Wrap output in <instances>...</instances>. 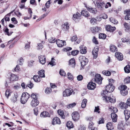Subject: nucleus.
Here are the masks:
<instances>
[{
    "mask_svg": "<svg viewBox=\"0 0 130 130\" xmlns=\"http://www.w3.org/2000/svg\"><path fill=\"white\" fill-rule=\"evenodd\" d=\"M102 73L103 74L106 76H110L111 74L110 72L108 71L104 70L102 71Z\"/></svg>",
    "mask_w": 130,
    "mask_h": 130,
    "instance_id": "58836bf2",
    "label": "nucleus"
},
{
    "mask_svg": "<svg viewBox=\"0 0 130 130\" xmlns=\"http://www.w3.org/2000/svg\"><path fill=\"white\" fill-rule=\"evenodd\" d=\"M81 16V14L78 12H77L73 15V19L74 20H75L76 19H79Z\"/></svg>",
    "mask_w": 130,
    "mask_h": 130,
    "instance_id": "c756f323",
    "label": "nucleus"
},
{
    "mask_svg": "<svg viewBox=\"0 0 130 130\" xmlns=\"http://www.w3.org/2000/svg\"><path fill=\"white\" fill-rule=\"evenodd\" d=\"M130 10H126L124 11V13L126 15L125 17V19L126 20H130Z\"/></svg>",
    "mask_w": 130,
    "mask_h": 130,
    "instance_id": "412c9836",
    "label": "nucleus"
},
{
    "mask_svg": "<svg viewBox=\"0 0 130 130\" xmlns=\"http://www.w3.org/2000/svg\"><path fill=\"white\" fill-rule=\"evenodd\" d=\"M87 48L86 47H84L83 48H82L80 50V53L82 54H85L87 52L86 51Z\"/></svg>",
    "mask_w": 130,
    "mask_h": 130,
    "instance_id": "09e8293b",
    "label": "nucleus"
},
{
    "mask_svg": "<svg viewBox=\"0 0 130 130\" xmlns=\"http://www.w3.org/2000/svg\"><path fill=\"white\" fill-rule=\"evenodd\" d=\"M87 10L91 12L94 14H96L97 13V11L96 8H91L90 7H86Z\"/></svg>",
    "mask_w": 130,
    "mask_h": 130,
    "instance_id": "393cba45",
    "label": "nucleus"
},
{
    "mask_svg": "<svg viewBox=\"0 0 130 130\" xmlns=\"http://www.w3.org/2000/svg\"><path fill=\"white\" fill-rule=\"evenodd\" d=\"M100 108L99 106H97V107H95V109L94 110V111L95 112H97L98 113H100V111H99Z\"/></svg>",
    "mask_w": 130,
    "mask_h": 130,
    "instance_id": "0e129e2a",
    "label": "nucleus"
},
{
    "mask_svg": "<svg viewBox=\"0 0 130 130\" xmlns=\"http://www.w3.org/2000/svg\"><path fill=\"white\" fill-rule=\"evenodd\" d=\"M72 117L74 121H77L79 119L80 115L78 112H74L72 114Z\"/></svg>",
    "mask_w": 130,
    "mask_h": 130,
    "instance_id": "6e6552de",
    "label": "nucleus"
},
{
    "mask_svg": "<svg viewBox=\"0 0 130 130\" xmlns=\"http://www.w3.org/2000/svg\"><path fill=\"white\" fill-rule=\"evenodd\" d=\"M111 117L113 122H116L117 120V116L115 113L112 112L111 114Z\"/></svg>",
    "mask_w": 130,
    "mask_h": 130,
    "instance_id": "b1692460",
    "label": "nucleus"
},
{
    "mask_svg": "<svg viewBox=\"0 0 130 130\" xmlns=\"http://www.w3.org/2000/svg\"><path fill=\"white\" fill-rule=\"evenodd\" d=\"M30 97V95L27 92H25L22 94L21 98V102L23 104H25Z\"/></svg>",
    "mask_w": 130,
    "mask_h": 130,
    "instance_id": "7ed1b4c3",
    "label": "nucleus"
},
{
    "mask_svg": "<svg viewBox=\"0 0 130 130\" xmlns=\"http://www.w3.org/2000/svg\"><path fill=\"white\" fill-rule=\"evenodd\" d=\"M94 124L92 121H90L89 122L88 126V128L90 129L92 128L93 127H95L93 126Z\"/></svg>",
    "mask_w": 130,
    "mask_h": 130,
    "instance_id": "a19ab883",
    "label": "nucleus"
},
{
    "mask_svg": "<svg viewBox=\"0 0 130 130\" xmlns=\"http://www.w3.org/2000/svg\"><path fill=\"white\" fill-rule=\"evenodd\" d=\"M18 79V77L16 75L13 74H11L10 75V79L8 78L6 82L7 83H10L12 81L17 80Z\"/></svg>",
    "mask_w": 130,
    "mask_h": 130,
    "instance_id": "423d86ee",
    "label": "nucleus"
},
{
    "mask_svg": "<svg viewBox=\"0 0 130 130\" xmlns=\"http://www.w3.org/2000/svg\"><path fill=\"white\" fill-rule=\"evenodd\" d=\"M34 114L37 116L38 113V108H35L34 109Z\"/></svg>",
    "mask_w": 130,
    "mask_h": 130,
    "instance_id": "774afa93",
    "label": "nucleus"
},
{
    "mask_svg": "<svg viewBox=\"0 0 130 130\" xmlns=\"http://www.w3.org/2000/svg\"><path fill=\"white\" fill-rule=\"evenodd\" d=\"M61 123V122L60 119L58 117H54L52 121V124L55 125L56 124H60Z\"/></svg>",
    "mask_w": 130,
    "mask_h": 130,
    "instance_id": "9d476101",
    "label": "nucleus"
},
{
    "mask_svg": "<svg viewBox=\"0 0 130 130\" xmlns=\"http://www.w3.org/2000/svg\"><path fill=\"white\" fill-rule=\"evenodd\" d=\"M103 79L100 75L97 74L95 75L94 79L95 82L96 83L99 84H101L102 83Z\"/></svg>",
    "mask_w": 130,
    "mask_h": 130,
    "instance_id": "0eeeda50",
    "label": "nucleus"
},
{
    "mask_svg": "<svg viewBox=\"0 0 130 130\" xmlns=\"http://www.w3.org/2000/svg\"><path fill=\"white\" fill-rule=\"evenodd\" d=\"M109 92L106 89V90H104L103 92L102 93V95L104 98V100L108 102H110L111 103H114L116 102V99L114 97L112 98L110 97H107L106 96V95Z\"/></svg>",
    "mask_w": 130,
    "mask_h": 130,
    "instance_id": "f03ea898",
    "label": "nucleus"
},
{
    "mask_svg": "<svg viewBox=\"0 0 130 130\" xmlns=\"http://www.w3.org/2000/svg\"><path fill=\"white\" fill-rule=\"evenodd\" d=\"M110 50L112 52H115L117 51V48L114 45H112L110 46Z\"/></svg>",
    "mask_w": 130,
    "mask_h": 130,
    "instance_id": "4c0bfd02",
    "label": "nucleus"
},
{
    "mask_svg": "<svg viewBox=\"0 0 130 130\" xmlns=\"http://www.w3.org/2000/svg\"><path fill=\"white\" fill-rule=\"evenodd\" d=\"M126 120H127L130 117V111L127 109L125 110L124 111Z\"/></svg>",
    "mask_w": 130,
    "mask_h": 130,
    "instance_id": "dca6fc26",
    "label": "nucleus"
},
{
    "mask_svg": "<svg viewBox=\"0 0 130 130\" xmlns=\"http://www.w3.org/2000/svg\"><path fill=\"white\" fill-rule=\"evenodd\" d=\"M69 65H71V66L72 67H74L75 65V63L74 58H72L69 61Z\"/></svg>",
    "mask_w": 130,
    "mask_h": 130,
    "instance_id": "bb28decb",
    "label": "nucleus"
},
{
    "mask_svg": "<svg viewBox=\"0 0 130 130\" xmlns=\"http://www.w3.org/2000/svg\"><path fill=\"white\" fill-rule=\"evenodd\" d=\"M106 30L110 32H112L116 29L115 27H112L110 25H108L106 26Z\"/></svg>",
    "mask_w": 130,
    "mask_h": 130,
    "instance_id": "f3484780",
    "label": "nucleus"
},
{
    "mask_svg": "<svg viewBox=\"0 0 130 130\" xmlns=\"http://www.w3.org/2000/svg\"><path fill=\"white\" fill-rule=\"evenodd\" d=\"M122 41L123 42H127L129 40L128 38H123L121 39Z\"/></svg>",
    "mask_w": 130,
    "mask_h": 130,
    "instance_id": "e2e57ef3",
    "label": "nucleus"
},
{
    "mask_svg": "<svg viewBox=\"0 0 130 130\" xmlns=\"http://www.w3.org/2000/svg\"><path fill=\"white\" fill-rule=\"evenodd\" d=\"M93 119V118L91 116L87 117L86 118V119L87 121H91Z\"/></svg>",
    "mask_w": 130,
    "mask_h": 130,
    "instance_id": "bf43d9fd",
    "label": "nucleus"
},
{
    "mask_svg": "<svg viewBox=\"0 0 130 130\" xmlns=\"http://www.w3.org/2000/svg\"><path fill=\"white\" fill-rule=\"evenodd\" d=\"M114 87L113 86V85H112V84L111 85H107L106 87V89L109 93L112 92L114 90Z\"/></svg>",
    "mask_w": 130,
    "mask_h": 130,
    "instance_id": "9b49d317",
    "label": "nucleus"
},
{
    "mask_svg": "<svg viewBox=\"0 0 130 130\" xmlns=\"http://www.w3.org/2000/svg\"><path fill=\"white\" fill-rule=\"evenodd\" d=\"M56 43L57 46L59 47H62L66 45L65 41L58 39L56 40Z\"/></svg>",
    "mask_w": 130,
    "mask_h": 130,
    "instance_id": "1a4fd4ad",
    "label": "nucleus"
},
{
    "mask_svg": "<svg viewBox=\"0 0 130 130\" xmlns=\"http://www.w3.org/2000/svg\"><path fill=\"white\" fill-rule=\"evenodd\" d=\"M106 37V35L104 34H100L99 35V38L100 39H105Z\"/></svg>",
    "mask_w": 130,
    "mask_h": 130,
    "instance_id": "37998d69",
    "label": "nucleus"
},
{
    "mask_svg": "<svg viewBox=\"0 0 130 130\" xmlns=\"http://www.w3.org/2000/svg\"><path fill=\"white\" fill-rule=\"evenodd\" d=\"M79 59L82 66H84L86 65L88 61V59L84 56H80Z\"/></svg>",
    "mask_w": 130,
    "mask_h": 130,
    "instance_id": "20e7f679",
    "label": "nucleus"
},
{
    "mask_svg": "<svg viewBox=\"0 0 130 130\" xmlns=\"http://www.w3.org/2000/svg\"><path fill=\"white\" fill-rule=\"evenodd\" d=\"M92 41L93 43L96 44H98V42L97 40V39L95 37H93L92 39Z\"/></svg>",
    "mask_w": 130,
    "mask_h": 130,
    "instance_id": "680f3d73",
    "label": "nucleus"
},
{
    "mask_svg": "<svg viewBox=\"0 0 130 130\" xmlns=\"http://www.w3.org/2000/svg\"><path fill=\"white\" fill-rule=\"evenodd\" d=\"M79 53V51L77 50L73 51H72V55L73 56L77 55Z\"/></svg>",
    "mask_w": 130,
    "mask_h": 130,
    "instance_id": "6e6d98bb",
    "label": "nucleus"
},
{
    "mask_svg": "<svg viewBox=\"0 0 130 130\" xmlns=\"http://www.w3.org/2000/svg\"><path fill=\"white\" fill-rule=\"evenodd\" d=\"M58 114L60 116L61 118L64 119L65 116L64 115L63 111L61 109H59L57 111Z\"/></svg>",
    "mask_w": 130,
    "mask_h": 130,
    "instance_id": "7c9ffc66",
    "label": "nucleus"
},
{
    "mask_svg": "<svg viewBox=\"0 0 130 130\" xmlns=\"http://www.w3.org/2000/svg\"><path fill=\"white\" fill-rule=\"evenodd\" d=\"M45 71L43 70H41L39 72V76L41 77H45L44 74Z\"/></svg>",
    "mask_w": 130,
    "mask_h": 130,
    "instance_id": "c9c22d12",
    "label": "nucleus"
},
{
    "mask_svg": "<svg viewBox=\"0 0 130 130\" xmlns=\"http://www.w3.org/2000/svg\"><path fill=\"white\" fill-rule=\"evenodd\" d=\"M17 95L14 94V96L11 98V100L13 102H15L17 101Z\"/></svg>",
    "mask_w": 130,
    "mask_h": 130,
    "instance_id": "338daca9",
    "label": "nucleus"
},
{
    "mask_svg": "<svg viewBox=\"0 0 130 130\" xmlns=\"http://www.w3.org/2000/svg\"><path fill=\"white\" fill-rule=\"evenodd\" d=\"M41 117H50V114L47 111H43L41 113L40 115Z\"/></svg>",
    "mask_w": 130,
    "mask_h": 130,
    "instance_id": "5701e85b",
    "label": "nucleus"
},
{
    "mask_svg": "<svg viewBox=\"0 0 130 130\" xmlns=\"http://www.w3.org/2000/svg\"><path fill=\"white\" fill-rule=\"evenodd\" d=\"M52 91V89L50 88H46L45 90V92L46 94H48L51 92Z\"/></svg>",
    "mask_w": 130,
    "mask_h": 130,
    "instance_id": "603ef678",
    "label": "nucleus"
},
{
    "mask_svg": "<svg viewBox=\"0 0 130 130\" xmlns=\"http://www.w3.org/2000/svg\"><path fill=\"white\" fill-rule=\"evenodd\" d=\"M73 92V90L71 89H66L63 92V96L64 97L69 96Z\"/></svg>",
    "mask_w": 130,
    "mask_h": 130,
    "instance_id": "39448f33",
    "label": "nucleus"
},
{
    "mask_svg": "<svg viewBox=\"0 0 130 130\" xmlns=\"http://www.w3.org/2000/svg\"><path fill=\"white\" fill-rule=\"evenodd\" d=\"M81 13L82 15L85 17H88L90 15L89 12L86 10H83L82 11Z\"/></svg>",
    "mask_w": 130,
    "mask_h": 130,
    "instance_id": "72a5a7b5",
    "label": "nucleus"
},
{
    "mask_svg": "<svg viewBox=\"0 0 130 130\" xmlns=\"http://www.w3.org/2000/svg\"><path fill=\"white\" fill-rule=\"evenodd\" d=\"M55 60L54 58H52L51 61L49 63V64L51 65L52 66H54L56 65L55 62Z\"/></svg>",
    "mask_w": 130,
    "mask_h": 130,
    "instance_id": "c03bdc74",
    "label": "nucleus"
},
{
    "mask_svg": "<svg viewBox=\"0 0 130 130\" xmlns=\"http://www.w3.org/2000/svg\"><path fill=\"white\" fill-rule=\"evenodd\" d=\"M67 76L68 78L69 79L71 80L73 79V76L72 75L71 73L69 72L67 74Z\"/></svg>",
    "mask_w": 130,
    "mask_h": 130,
    "instance_id": "de8ad7c7",
    "label": "nucleus"
},
{
    "mask_svg": "<svg viewBox=\"0 0 130 130\" xmlns=\"http://www.w3.org/2000/svg\"><path fill=\"white\" fill-rule=\"evenodd\" d=\"M66 125L69 129H70L73 127V124L72 122L70 121H68Z\"/></svg>",
    "mask_w": 130,
    "mask_h": 130,
    "instance_id": "2f4dec72",
    "label": "nucleus"
},
{
    "mask_svg": "<svg viewBox=\"0 0 130 130\" xmlns=\"http://www.w3.org/2000/svg\"><path fill=\"white\" fill-rule=\"evenodd\" d=\"M119 105L121 109H126L128 107L127 104L122 102H120L119 104Z\"/></svg>",
    "mask_w": 130,
    "mask_h": 130,
    "instance_id": "aec40b11",
    "label": "nucleus"
},
{
    "mask_svg": "<svg viewBox=\"0 0 130 130\" xmlns=\"http://www.w3.org/2000/svg\"><path fill=\"white\" fill-rule=\"evenodd\" d=\"M4 32H5L6 33V34L8 36H10L13 32H10L9 33V29L7 28H6L5 30H4Z\"/></svg>",
    "mask_w": 130,
    "mask_h": 130,
    "instance_id": "8fccbe9b",
    "label": "nucleus"
},
{
    "mask_svg": "<svg viewBox=\"0 0 130 130\" xmlns=\"http://www.w3.org/2000/svg\"><path fill=\"white\" fill-rule=\"evenodd\" d=\"M96 86L95 84L91 82H89L87 85L88 88L90 90L94 89L95 88Z\"/></svg>",
    "mask_w": 130,
    "mask_h": 130,
    "instance_id": "4468645a",
    "label": "nucleus"
},
{
    "mask_svg": "<svg viewBox=\"0 0 130 130\" xmlns=\"http://www.w3.org/2000/svg\"><path fill=\"white\" fill-rule=\"evenodd\" d=\"M115 56L118 59L119 61H122L123 59V56L122 54L119 52L116 53Z\"/></svg>",
    "mask_w": 130,
    "mask_h": 130,
    "instance_id": "2eb2a0df",
    "label": "nucleus"
},
{
    "mask_svg": "<svg viewBox=\"0 0 130 130\" xmlns=\"http://www.w3.org/2000/svg\"><path fill=\"white\" fill-rule=\"evenodd\" d=\"M87 100L85 99H84L82 102L81 104V107L83 108H85L86 106Z\"/></svg>",
    "mask_w": 130,
    "mask_h": 130,
    "instance_id": "473e14b6",
    "label": "nucleus"
},
{
    "mask_svg": "<svg viewBox=\"0 0 130 130\" xmlns=\"http://www.w3.org/2000/svg\"><path fill=\"white\" fill-rule=\"evenodd\" d=\"M33 79L36 82H39L40 81V78L38 75H34L33 77Z\"/></svg>",
    "mask_w": 130,
    "mask_h": 130,
    "instance_id": "e433bc0d",
    "label": "nucleus"
},
{
    "mask_svg": "<svg viewBox=\"0 0 130 130\" xmlns=\"http://www.w3.org/2000/svg\"><path fill=\"white\" fill-rule=\"evenodd\" d=\"M39 58L41 64H44L46 62V58L45 56L41 55L39 57Z\"/></svg>",
    "mask_w": 130,
    "mask_h": 130,
    "instance_id": "a211bd4d",
    "label": "nucleus"
},
{
    "mask_svg": "<svg viewBox=\"0 0 130 130\" xmlns=\"http://www.w3.org/2000/svg\"><path fill=\"white\" fill-rule=\"evenodd\" d=\"M95 4V6L99 9L103 10L104 9V8H107L108 7H110L111 4L109 2H108L107 4L105 5V3L102 2L101 0H97L94 1Z\"/></svg>",
    "mask_w": 130,
    "mask_h": 130,
    "instance_id": "f257e3e1",
    "label": "nucleus"
},
{
    "mask_svg": "<svg viewBox=\"0 0 130 130\" xmlns=\"http://www.w3.org/2000/svg\"><path fill=\"white\" fill-rule=\"evenodd\" d=\"M51 0H49L45 4V6L47 8H49L50 7Z\"/></svg>",
    "mask_w": 130,
    "mask_h": 130,
    "instance_id": "4d7b16f0",
    "label": "nucleus"
},
{
    "mask_svg": "<svg viewBox=\"0 0 130 130\" xmlns=\"http://www.w3.org/2000/svg\"><path fill=\"white\" fill-rule=\"evenodd\" d=\"M123 25L124 26L125 30L126 31H128L130 30V27L128 24L126 22L124 23Z\"/></svg>",
    "mask_w": 130,
    "mask_h": 130,
    "instance_id": "cd10ccee",
    "label": "nucleus"
},
{
    "mask_svg": "<svg viewBox=\"0 0 130 130\" xmlns=\"http://www.w3.org/2000/svg\"><path fill=\"white\" fill-rule=\"evenodd\" d=\"M38 48H37L38 50H40L42 49L43 47V45L41 43H39L38 44Z\"/></svg>",
    "mask_w": 130,
    "mask_h": 130,
    "instance_id": "052dcab7",
    "label": "nucleus"
},
{
    "mask_svg": "<svg viewBox=\"0 0 130 130\" xmlns=\"http://www.w3.org/2000/svg\"><path fill=\"white\" fill-rule=\"evenodd\" d=\"M76 105V104L75 103H73L67 105V106L68 108H70L75 106Z\"/></svg>",
    "mask_w": 130,
    "mask_h": 130,
    "instance_id": "49530a36",
    "label": "nucleus"
},
{
    "mask_svg": "<svg viewBox=\"0 0 130 130\" xmlns=\"http://www.w3.org/2000/svg\"><path fill=\"white\" fill-rule=\"evenodd\" d=\"M109 109L110 111H111V112H113V113L116 112L118 110L117 108L111 106H109Z\"/></svg>",
    "mask_w": 130,
    "mask_h": 130,
    "instance_id": "c85d7f7f",
    "label": "nucleus"
},
{
    "mask_svg": "<svg viewBox=\"0 0 130 130\" xmlns=\"http://www.w3.org/2000/svg\"><path fill=\"white\" fill-rule=\"evenodd\" d=\"M77 78L78 80L81 81L83 79V76L81 75H79L77 76Z\"/></svg>",
    "mask_w": 130,
    "mask_h": 130,
    "instance_id": "5fc2aeb1",
    "label": "nucleus"
},
{
    "mask_svg": "<svg viewBox=\"0 0 130 130\" xmlns=\"http://www.w3.org/2000/svg\"><path fill=\"white\" fill-rule=\"evenodd\" d=\"M60 74L62 76H66V74L63 70L61 69L59 71Z\"/></svg>",
    "mask_w": 130,
    "mask_h": 130,
    "instance_id": "864d4df0",
    "label": "nucleus"
},
{
    "mask_svg": "<svg viewBox=\"0 0 130 130\" xmlns=\"http://www.w3.org/2000/svg\"><path fill=\"white\" fill-rule=\"evenodd\" d=\"M69 28V24L67 22H65L62 25V29L64 30H67Z\"/></svg>",
    "mask_w": 130,
    "mask_h": 130,
    "instance_id": "6ab92c4d",
    "label": "nucleus"
},
{
    "mask_svg": "<svg viewBox=\"0 0 130 130\" xmlns=\"http://www.w3.org/2000/svg\"><path fill=\"white\" fill-rule=\"evenodd\" d=\"M124 125L122 122H121L119 123L118 128L119 130H125V128L124 127Z\"/></svg>",
    "mask_w": 130,
    "mask_h": 130,
    "instance_id": "4be33fe9",
    "label": "nucleus"
},
{
    "mask_svg": "<svg viewBox=\"0 0 130 130\" xmlns=\"http://www.w3.org/2000/svg\"><path fill=\"white\" fill-rule=\"evenodd\" d=\"M125 72L126 73L130 72V66L127 65L124 68Z\"/></svg>",
    "mask_w": 130,
    "mask_h": 130,
    "instance_id": "f704fd0d",
    "label": "nucleus"
},
{
    "mask_svg": "<svg viewBox=\"0 0 130 130\" xmlns=\"http://www.w3.org/2000/svg\"><path fill=\"white\" fill-rule=\"evenodd\" d=\"M95 32H98L99 30H100L101 29V28L100 27H98L97 26H96L95 27Z\"/></svg>",
    "mask_w": 130,
    "mask_h": 130,
    "instance_id": "69168bd1",
    "label": "nucleus"
},
{
    "mask_svg": "<svg viewBox=\"0 0 130 130\" xmlns=\"http://www.w3.org/2000/svg\"><path fill=\"white\" fill-rule=\"evenodd\" d=\"M99 51V48L97 47H95L92 51V53L94 58H96L98 57Z\"/></svg>",
    "mask_w": 130,
    "mask_h": 130,
    "instance_id": "ddd939ff",
    "label": "nucleus"
},
{
    "mask_svg": "<svg viewBox=\"0 0 130 130\" xmlns=\"http://www.w3.org/2000/svg\"><path fill=\"white\" fill-rule=\"evenodd\" d=\"M39 103V102L37 99H32L30 105L32 107H35L37 106Z\"/></svg>",
    "mask_w": 130,
    "mask_h": 130,
    "instance_id": "f8f14e48",
    "label": "nucleus"
},
{
    "mask_svg": "<svg viewBox=\"0 0 130 130\" xmlns=\"http://www.w3.org/2000/svg\"><path fill=\"white\" fill-rule=\"evenodd\" d=\"M106 127L108 130H111L113 128V125L111 122L107 123L106 125Z\"/></svg>",
    "mask_w": 130,
    "mask_h": 130,
    "instance_id": "a878e982",
    "label": "nucleus"
},
{
    "mask_svg": "<svg viewBox=\"0 0 130 130\" xmlns=\"http://www.w3.org/2000/svg\"><path fill=\"white\" fill-rule=\"evenodd\" d=\"M124 82L127 84L130 83V77H127L125 78L124 79Z\"/></svg>",
    "mask_w": 130,
    "mask_h": 130,
    "instance_id": "3c124183",
    "label": "nucleus"
},
{
    "mask_svg": "<svg viewBox=\"0 0 130 130\" xmlns=\"http://www.w3.org/2000/svg\"><path fill=\"white\" fill-rule=\"evenodd\" d=\"M110 21L112 23L114 24H117L118 23L117 21L113 18H111L110 19Z\"/></svg>",
    "mask_w": 130,
    "mask_h": 130,
    "instance_id": "ea45409f",
    "label": "nucleus"
},
{
    "mask_svg": "<svg viewBox=\"0 0 130 130\" xmlns=\"http://www.w3.org/2000/svg\"><path fill=\"white\" fill-rule=\"evenodd\" d=\"M5 95L6 97L7 98V99H8L9 96H10V93L9 90H6Z\"/></svg>",
    "mask_w": 130,
    "mask_h": 130,
    "instance_id": "13d9d810",
    "label": "nucleus"
},
{
    "mask_svg": "<svg viewBox=\"0 0 130 130\" xmlns=\"http://www.w3.org/2000/svg\"><path fill=\"white\" fill-rule=\"evenodd\" d=\"M57 40L55 38L52 37L48 39L49 42L52 43L55 42Z\"/></svg>",
    "mask_w": 130,
    "mask_h": 130,
    "instance_id": "79ce46f5",
    "label": "nucleus"
},
{
    "mask_svg": "<svg viewBox=\"0 0 130 130\" xmlns=\"http://www.w3.org/2000/svg\"><path fill=\"white\" fill-rule=\"evenodd\" d=\"M120 93L122 95L125 96L127 95L128 93V91L126 90H121Z\"/></svg>",
    "mask_w": 130,
    "mask_h": 130,
    "instance_id": "a18cd8bd",
    "label": "nucleus"
}]
</instances>
